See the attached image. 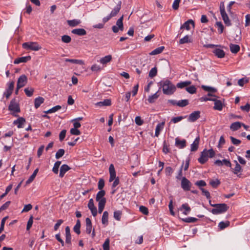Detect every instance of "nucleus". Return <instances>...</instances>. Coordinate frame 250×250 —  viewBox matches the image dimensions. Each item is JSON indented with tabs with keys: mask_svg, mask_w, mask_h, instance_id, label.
<instances>
[{
	"mask_svg": "<svg viewBox=\"0 0 250 250\" xmlns=\"http://www.w3.org/2000/svg\"><path fill=\"white\" fill-rule=\"evenodd\" d=\"M212 52L218 58H223L225 56L224 51L220 48H215Z\"/></svg>",
	"mask_w": 250,
	"mask_h": 250,
	"instance_id": "17",
	"label": "nucleus"
},
{
	"mask_svg": "<svg viewBox=\"0 0 250 250\" xmlns=\"http://www.w3.org/2000/svg\"><path fill=\"white\" fill-rule=\"evenodd\" d=\"M22 47L26 50H31L33 51H38L42 47L36 42H26L22 44Z\"/></svg>",
	"mask_w": 250,
	"mask_h": 250,
	"instance_id": "4",
	"label": "nucleus"
},
{
	"mask_svg": "<svg viewBox=\"0 0 250 250\" xmlns=\"http://www.w3.org/2000/svg\"><path fill=\"white\" fill-rule=\"evenodd\" d=\"M230 50L231 53L236 54L240 50L239 45L231 43L229 45Z\"/></svg>",
	"mask_w": 250,
	"mask_h": 250,
	"instance_id": "35",
	"label": "nucleus"
},
{
	"mask_svg": "<svg viewBox=\"0 0 250 250\" xmlns=\"http://www.w3.org/2000/svg\"><path fill=\"white\" fill-rule=\"evenodd\" d=\"M191 83V82L190 81H186L184 82H180L177 83L176 86L178 88H183L184 87H187Z\"/></svg>",
	"mask_w": 250,
	"mask_h": 250,
	"instance_id": "30",
	"label": "nucleus"
},
{
	"mask_svg": "<svg viewBox=\"0 0 250 250\" xmlns=\"http://www.w3.org/2000/svg\"><path fill=\"white\" fill-rule=\"evenodd\" d=\"M108 213L107 211H105L104 212L102 218V224L104 225H107L108 222Z\"/></svg>",
	"mask_w": 250,
	"mask_h": 250,
	"instance_id": "37",
	"label": "nucleus"
},
{
	"mask_svg": "<svg viewBox=\"0 0 250 250\" xmlns=\"http://www.w3.org/2000/svg\"><path fill=\"white\" fill-rule=\"evenodd\" d=\"M185 117L183 116H178L176 117H173L171 119V121L169 123H173L174 124H176L182 121Z\"/></svg>",
	"mask_w": 250,
	"mask_h": 250,
	"instance_id": "52",
	"label": "nucleus"
},
{
	"mask_svg": "<svg viewBox=\"0 0 250 250\" xmlns=\"http://www.w3.org/2000/svg\"><path fill=\"white\" fill-rule=\"evenodd\" d=\"M222 19L224 21V23L227 26H230L231 25L230 21L229 18V17L227 13L221 14Z\"/></svg>",
	"mask_w": 250,
	"mask_h": 250,
	"instance_id": "40",
	"label": "nucleus"
},
{
	"mask_svg": "<svg viewBox=\"0 0 250 250\" xmlns=\"http://www.w3.org/2000/svg\"><path fill=\"white\" fill-rule=\"evenodd\" d=\"M65 242L66 243L70 244L71 241V236L70 233V229L69 227H66L65 229Z\"/></svg>",
	"mask_w": 250,
	"mask_h": 250,
	"instance_id": "24",
	"label": "nucleus"
},
{
	"mask_svg": "<svg viewBox=\"0 0 250 250\" xmlns=\"http://www.w3.org/2000/svg\"><path fill=\"white\" fill-rule=\"evenodd\" d=\"M88 207L90 210L93 216L95 217L97 214V209L96 207L94 205V201L93 199H90L88 204Z\"/></svg>",
	"mask_w": 250,
	"mask_h": 250,
	"instance_id": "10",
	"label": "nucleus"
},
{
	"mask_svg": "<svg viewBox=\"0 0 250 250\" xmlns=\"http://www.w3.org/2000/svg\"><path fill=\"white\" fill-rule=\"evenodd\" d=\"M234 162L236 165L234 168L233 169V172L234 174L237 175L238 177H240L241 174L239 173L242 171V168L237 161H234Z\"/></svg>",
	"mask_w": 250,
	"mask_h": 250,
	"instance_id": "19",
	"label": "nucleus"
},
{
	"mask_svg": "<svg viewBox=\"0 0 250 250\" xmlns=\"http://www.w3.org/2000/svg\"><path fill=\"white\" fill-rule=\"evenodd\" d=\"M65 153V151L63 149L61 148L59 149L56 153L55 157L56 159H58L62 157Z\"/></svg>",
	"mask_w": 250,
	"mask_h": 250,
	"instance_id": "49",
	"label": "nucleus"
},
{
	"mask_svg": "<svg viewBox=\"0 0 250 250\" xmlns=\"http://www.w3.org/2000/svg\"><path fill=\"white\" fill-rule=\"evenodd\" d=\"M157 74V69L156 67H154L151 69L149 72V77L150 78H153L156 76Z\"/></svg>",
	"mask_w": 250,
	"mask_h": 250,
	"instance_id": "50",
	"label": "nucleus"
},
{
	"mask_svg": "<svg viewBox=\"0 0 250 250\" xmlns=\"http://www.w3.org/2000/svg\"><path fill=\"white\" fill-rule=\"evenodd\" d=\"M139 211L144 215H147L148 214V208L144 206H141L139 208Z\"/></svg>",
	"mask_w": 250,
	"mask_h": 250,
	"instance_id": "57",
	"label": "nucleus"
},
{
	"mask_svg": "<svg viewBox=\"0 0 250 250\" xmlns=\"http://www.w3.org/2000/svg\"><path fill=\"white\" fill-rule=\"evenodd\" d=\"M109 172L110 174L109 181V182H111L117 178L116 171L114 168V165L113 164L110 165L109 167Z\"/></svg>",
	"mask_w": 250,
	"mask_h": 250,
	"instance_id": "9",
	"label": "nucleus"
},
{
	"mask_svg": "<svg viewBox=\"0 0 250 250\" xmlns=\"http://www.w3.org/2000/svg\"><path fill=\"white\" fill-rule=\"evenodd\" d=\"M198 220V219L195 217H188L182 219V221L186 223H194Z\"/></svg>",
	"mask_w": 250,
	"mask_h": 250,
	"instance_id": "46",
	"label": "nucleus"
},
{
	"mask_svg": "<svg viewBox=\"0 0 250 250\" xmlns=\"http://www.w3.org/2000/svg\"><path fill=\"white\" fill-rule=\"evenodd\" d=\"M210 205L212 207H214V208L212 209L211 212L213 214H218L223 213L226 212L229 208V207L227 204H211L210 201H209Z\"/></svg>",
	"mask_w": 250,
	"mask_h": 250,
	"instance_id": "3",
	"label": "nucleus"
},
{
	"mask_svg": "<svg viewBox=\"0 0 250 250\" xmlns=\"http://www.w3.org/2000/svg\"><path fill=\"white\" fill-rule=\"evenodd\" d=\"M8 108L10 110L18 113L20 111L18 104L16 103L15 99L11 101Z\"/></svg>",
	"mask_w": 250,
	"mask_h": 250,
	"instance_id": "8",
	"label": "nucleus"
},
{
	"mask_svg": "<svg viewBox=\"0 0 250 250\" xmlns=\"http://www.w3.org/2000/svg\"><path fill=\"white\" fill-rule=\"evenodd\" d=\"M24 91L28 97H31L33 95L34 89L32 88H26Z\"/></svg>",
	"mask_w": 250,
	"mask_h": 250,
	"instance_id": "55",
	"label": "nucleus"
},
{
	"mask_svg": "<svg viewBox=\"0 0 250 250\" xmlns=\"http://www.w3.org/2000/svg\"><path fill=\"white\" fill-rule=\"evenodd\" d=\"M31 59L30 56L22 57L18 59H16L14 61L15 64H19L21 62H26L28 61Z\"/></svg>",
	"mask_w": 250,
	"mask_h": 250,
	"instance_id": "29",
	"label": "nucleus"
},
{
	"mask_svg": "<svg viewBox=\"0 0 250 250\" xmlns=\"http://www.w3.org/2000/svg\"><path fill=\"white\" fill-rule=\"evenodd\" d=\"M104 201H101L98 203V211L99 213H101L104 208L105 203H104Z\"/></svg>",
	"mask_w": 250,
	"mask_h": 250,
	"instance_id": "59",
	"label": "nucleus"
},
{
	"mask_svg": "<svg viewBox=\"0 0 250 250\" xmlns=\"http://www.w3.org/2000/svg\"><path fill=\"white\" fill-rule=\"evenodd\" d=\"M39 171V169L36 168L33 172V174L30 176L28 179L26 181V185H28L30 184L35 178L38 172Z\"/></svg>",
	"mask_w": 250,
	"mask_h": 250,
	"instance_id": "36",
	"label": "nucleus"
},
{
	"mask_svg": "<svg viewBox=\"0 0 250 250\" xmlns=\"http://www.w3.org/2000/svg\"><path fill=\"white\" fill-rule=\"evenodd\" d=\"M188 104V100H182L178 101L177 106L179 107H184Z\"/></svg>",
	"mask_w": 250,
	"mask_h": 250,
	"instance_id": "48",
	"label": "nucleus"
},
{
	"mask_svg": "<svg viewBox=\"0 0 250 250\" xmlns=\"http://www.w3.org/2000/svg\"><path fill=\"white\" fill-rule=\"evenodd\" d=\"M199 142L200 138L199 137H197V138H196L193 143L190 146L191 151H195L198 149L199 147Z\"/></svg>",
	"mask_w": 250,
	"mask_h": 250,
	"instance_id": "21",
	"label": "nucleus"
},
{
	"mask_svg": "<svg viewBox=\"0 0 250 250\" xmlns=\"http://www.w3.org/2000/svg\"><path fill=\"white\" fill-rule=\"evenodd\" d=\"M215 154V152L212 148L209 150L204 149L201 152L200 157L198 159V161L200 164H204L207 162L208 157L213 158Z\"/></svg>",
	"mask_w": 250,
	"mask_h": 250,
	"instance_id": "2",
	"label": "nucleus"
},
{
	"mask_svg": "<svg viewBox=\"0 0 250 250\" xmlns=\"http://www.w3.org/2000/svg\"><path fill=\"white\" fill-rule=\"evenodd\" d=\"M242 125H243V123L239 122L233 123L230 126V129L233 131H236L241 128Z\"/></svg>",
	"mask_w": 250,
	"mask_h": 250,
	"instance_id": "25",
	"label": "nucleus"
},
{
	"mask_svg": "<svg viewBox=\"0 0 250 250\" xmlns=\"http://www.w3.org/2000/svg\"><path fill=\"white\" fill-rule=\"evenodd\" d=\"M110 241L108 238L106 239L103 245L104 250H109Z\"/></svg>",
	"mask_w": 250,
	"mask_h": 250,
	"instance_id": "62",
	"label": "nucleus"
},
{
	"mask_svg": "<svg viewBox=\"0 0 250 250\" xmlns=\"http://www.w3.org/2000/svg\"><path fill=\"white\" fill-rule=\"evenodd\" d=\"M80 228H81V222L79 220L77 221L76 225L74 226L73 228L74 231L78 234H80Z\"/></svg>",
	"mask_w": 250,
	"mask_h": 250,
	"instance_id": "41",
	"label": "nucleus"
},
{
	"mask_svg": "<svg viewBox=\"0 0 250 250\" xmlns=\"http://www.w3.org/2000/svg\"><path fill=\"white\" fill-rule=\"evenodd\" d=\"M221 182L218 179L214 180H211L209 182V184L213 188H216L218 186L220 185Z\"/></svg>",
	"mask_w": 250,
	"mask_h": 250,
	"instance_id": "44",
	"label": "nucleus"
},
{
	"mask_svg": "<svg viewBox=\"0 0 250 250\" xmlns=\"http://www.w3.org/2000/svg\"><path fill=\"white\" fill-rule=\"evenodd\" d=\"M122 211L120 210H116L114 212V218L117 221H120L121 218Z\"/></svg>",
	"mask_w": 250,
	"mask_h": 250,
	"instance_id": "51",
	"label": "nucleus"
},
{
	"mask_svg": "<svg viewBox=\"0 0 250 250\" xmlns=\"http://www.w3.org/2000/svg\"><path fill=\"white\" fill-rule=\"evenodd\" d=\"M190 25L194 27V22L193 20H188L181 26L180 30L183 29H186L187 30H189L190 29Z\"/></svg>",
	"mask_w": 250,
	"mask_h": 250,
	"instance_id": "13",
	"label": "nucleus"
},
{
	"mask_svg": "<svg viewBox=\"0 0 250 250\" xmlns=\"http://www.w3.org/2000/svg\"><path fill=\"white\" fill-rule=\"evenodd\" d=\"M191 40L188 35H186L179 41L180 44H184L188 42H191Z\"/></svg>",
	"mask_w": 250,
	"mask_h": 250,
	"instance_id": "42",
	"label": "nucleus"
},
{
	"mask_svg": "<svg viewBox=\"0 0 250 250\" xmlns=\"http://www.w3.org/2000/svg\"><path fill=\"white\" fill-rule=\"evenodd\" d=\"M61 164V162L58 161L54 164V167L52 168L53 172L55 174H58L59 172V168Z\"/></svg>",
	"mask_w": 250,
	"mask_h": 250,
	"instance_id": "45",
	"label": "nucleus"
},
{
	"mask_svg": "<svg viewBox=\"0 0 250 250\" xmlns=\"http://www.w3.org/2000/svg\"><path fill=\"white\" fill-rule=\"evenodd\" d=\"M186 91L190 94H194L196 92V88L194 85H191L186 87Z\"/></svg>",
	"mask_w": 250,
	"mask_h": 250,
	"instance_id": "53",
	"label": "nucleus"
},
{
	"mask_svg": "<svg viewBox=\"0 0 250 250\" xmlns=\"http://www.w3.org/2000/svg\"><path fill=\"white\" fill-rule=\"evenodd\" d=\"M68 24L71 27H75L81 23L80 20L74 19L72 20H68L67 21Z\"/></svg>",
	"mask_w": 250,
	"mask_h": 250,
	"instance_id": "33",
	"label": "nucleus"
},
{
	"mask_svg": "<svg viewBox=\"0 0 250 250\" xmlns=\"http://www.w3.org/2000/svg\"><path fill=\"white\" fill-rule=\"evenodd\" d=\"M44 99L42 97H38L35 99L34 105L35 107L37 109L39 108L41 104L44 102Z\"/></svg>",
	"mask_w": 250,
	"mask_h": 250,
	"instance_id": "31",
	"label": "nucleus"
},
{
	"mask_svg": "<svg viewBox=\"0 0 250 250\" xmlns=\"http://www.w3.org/2000/svg\"><path fill=\"white\" fill-rule=\"evenodd\" d=\"M121 1H119L117 5L114 7L112 11L110 13V15L112 17H115L119 13L121 7Z\"/></svg>",
	"mask_w": 250,
	"mask_h": 250,
	"instance_id": "23",
	"label": "nucleus"
},
{
	"mask_svg": "<svg viewBox=\"0 0 250 250\" xmlns=\"http://www.w3.org/2000/svg\"><path fill=\"white\" fill-rule=\"evenodd\" d=\"M72 33L79 36H83L86 34V31L83 28H76L72 30Z\"/></svg>",
	"mask_w": 250,
	"mask_h": 250,
	"instance_id": "26",
	"label": "nucleus"
},
{
	"mask_svg": "<svg viewBox=\"0 0 250 250\" xmlns=\"http://www.w3.org/2000/svg\"><path fill=\"white\" fill-rule=\"evenodd\" d=\"M27 83V78L25 75H21L18 79L16 89V94H17L19 89L23 87Z\"/></svg>",
	"mask_w": 250,
	"mask_h": 250,
	"instance_id": "5",
	"label": "nucleus"
},
{
	"mask_svg": "<svg viewBox=\"0 0 250 250\" xmlns=\"http://www.w3.org/2000/svg\"><path fill=\"white\" fill-rule=\"evenodd\" d=\"M61 108H62L61 106L58 105L54 106L53 107L51 108V109H50L46 111H44V113H45L46 114L54 113V112L58 111L59 110L61 109Z\"/></svg>",
	"mask_w": 250,
	"mask_h": 250,
	"instance_id": "43",
	"label": "nucleus"
},
{
	"mask_svg": "<svg viewBox=\"0 0 250 250\" xmlns=\"http://www.w3.org/2000/svg\"><path fill=\"white\" fill-rule=\"evenodd\" d=\"M202 87L205 91H208V92L214 93V92H216V91H217L215 88H213V87H212L210 86L202 85Z\"/></svg>",
	"mask_w": 250,
	"mask_h": 250,
	"instance_id": "56",
	"label": "nucleus"
},
{
	"mask_svg": "<svg viewBox=\"0 0 250 250\" xmlns=\"http://www.w3.org/2000/svg\"><path fill=\"white\" fill-rule=\"evenodd\" d=\"M70 169V167L66 164L62 165L60 168L59 176L61 178L63 177L65 173Z\"/></svg>",
	"mask_w": 250,
	"mask_h": 250,
	"instance_id": "20",
	"label": "nucleus"
},
{
	"mask_svg": "<svg viewBox=\"0 0 250 250\" xmlns=\"http://www.w3.org/2000/svg\"><path fill=\"white\" fill-rule=\"evenodd\" d=\"M191 183L186 177H183L181 180V188L184 191H189L191 187Z\"/></svg>",
	"mask_w": 250,
	"mask_h": 250,
	"instance_id": "7",
	"label": "nucleus"
},
{
	"mask_svg": "<svg viewBox=\"0 0 250 250\" xmlns=\"http://www.w3.org/2000/svg\"><path fill=\"white\" fill-rule=\"evenodd\" d=\"M111 104V102L110 99H105L103 101L99 102L97 103L95 105L99 106H109Z\"/></svg>",
	"mask_w": 250,
	"mask_h": 250,
	"instance_id": "32",
	"label": "nucleus"
},
{
	"mask_svg": "<svg viewBox=\"0 0 250 250\" xmlns=\"http://www.w3.org/2000/svg\"><path fill=\"white\" fill-rule=\"evenodd\" d=\"M179 210L181 211L184 210V211H183V213L185 215H187L191 211V208L188 206V204L185 203L182 204V205L179 208Z\"/></svg>",
	"mask_w": 250,
	"mask_h": 250,
	"instance_id": "18",
	"label": "nucleus"
},
{
	"mask_svg": "<svg viewBox=\"0 0 250 250\" xmlns=\"http://www.w3.org/2000/svg\"><path fill=\"white\" fill-rule=\"evenodd\" d=\"M165 122H162V123H159L156 125V128H155V136L156 137H158L159 135L160 132L162 131V130L164 128V125H165Z\"/></svg>",
	"mask_w": 250,
	"mask_h": 250,
	"instance_id": "22",
	"label": "nucleus"
},
{
	"mask_svg": "<svg viewBox=\"0 0 250 250\" xmlns=\"http://www.w3.org/2000/svg\"><path fill=\"white\" fill-rule=\"evenodd\" d=\"M195 185L198 186L200 188H202L203 187H205L206 186V183L205 181L201 180L199 181H197L195 182Z\"/></svg>",
	"mask_w": 250,
	"mask_h": 250,
	"instance_id": "61",
	"label": "nucleus"
},
{
	"mask_svg": "<svg viewBox=\"0 0 250 250\" xmlns=\"http://www.w3.org/2000/svg\"><path fill=\"white\" fill-rule=\"evenodd\" d=\"M14 84L15 83L13 81L9 82L7 83V87L3 93V96H5L6 99H8L11 95L14 89Z\"/></svg>",
	"mask_w": 250,
	"mask_h": 250,
	"instance_id": "6",
	"label": "nucleus"
},
{
	"mask_svg": "<svg viewBox=\"0 0 250 250\" xmlns=\"http://www.w3.org/2000/svg\"><path fill=\"white\" fill-rule=\"evenodd\" d=\"M25 123V120L23 117H19L13 122V124L17 126L19 128L23 127V125Z\"/></svg>",
	"mask_w": 250,
	"mask_h": 250,
	"instance_id": "15",
	"label": "nucleus"
},
{
	"mask_svg": "<svg viewBox=\"0 0 250 250\" xmlns=\"http://www.w3.org/2000/svg\"><path fill=\"white\" fill-rule=\"evenodd\" d=\"M164 49H165V47L163 46L159 47L155 49L154 50H153L152 51H151L149 53V54L150 55H155L160 54L161 53H162L163 52V51L164 50Z\"/></svg>",
	"mask_w": 250,
	"mask_h": 250,
	"instance_id": "39",
	"label": "nucleus"
},
{
	"mask_svg": "<svg viewBox=\"0 0 250 250\" xmlns=\"http://www.w3.org/2000/svg\"><path fill=\"white\" fill-rule=\"evenodd\" d=\"M64 61L66 62H70L74 64H78L79 65L84 64V62L82 60L65 59Z\"/></svg>",
	"mask_w": 250,
	"mask_h": 250,
	"instance_id": "34",
	"label": "nucleus"
},
{
	"mask_svg": "<svg viewBox=\"0 0 250 250\" xmlns=\"http://www.w3.org/2000/svg\"><path fill=\"white\" fill-rule=\"evenodd\" d=\"M86 223V232L87 234H90L92 231V223L91 220L89 218L85 219Z\"/></svg>",
	"mask_w": 250,
	"mask_h": 250,
	"instance_id": "27",
	"label": "nucleus"
},
{
	"mask_svg": "<svg viewBox=\"0 0 250 250\" xmlns=\"http://www.w3.org/2000/svg\"><path fill=\"white\" fill-rule=\"evenodd\" d=\"M249 80L246 78H243L238 80V84L241 86H243L245 83H248Z\"/></svg>",
	"mask_w": 250,
	"mask_h": 250,
	"instance_id": "64",
	"label": "nucleus"
},
{
	"mask_svg": "<svg viewBox=\"0 0 250 250\" xmlns=\"http://www.w3.org/2000/svg\"><path fill=\"white\" fill-rule=\"evenodd\" d=\"M62 41L64 43H69L71 41V38L69 36L63 35L62 37Z\"/></svg>",
	"mask_w": 250,
	"mask_h": 250,
	"instance_id": "63",
	"label": "nucleus"
},
{
	"mask_svg": "<svg viewBox=\"0 0 250 250\" xmlns=\"http://www.w3.org/2000/svg\"><path fill=\"white\" fill-rule=\"evenodd\" d=\"M105 194V192L104 190H101L99 191L96 197V201L98 202V203H100L101 201H104V203H106V199L104 197V195Z\"/></svg>",
	"mask_w": 250,
	"mask_h": 250,
	"instance_id": "11",
	"label": "nucleus"
},
{
	"mask_svg": "<svg viewBox=\"0 0 250 250\" xmlns=\"http://www.w3.org/2000/svg\"><path fill=\"white\" fill-rule=\"evenodd\" d=\"M159 97V94H158V91H157L154 94L149 96L147 100L149 103H153Z\"/></svg>",
	"mask_w": 250,
	"mask_h": 250,
	"instance_id": "38",
	"label": "nucleus"
},
{
	"mask_svg": "<svg viewBox=\"0 0 250 250\" xmlns=\"http://www.w3.org/2000/svg\"><path fill=\"white\" fill-rule=\"evenodd\" d=\"M112 60V56L111 55H108L104 57H103L100 59V62L103 64H106L108 62H109Z\"/></svg>",
	"mask_w": 250,
	"mask_h": 250,
	"instance_id": "28",
	"label": "nucleus"
},
{
	"mask_svg": "<svg viewBox=\"0 0 250 250\" xmlns=\"http://www.w3.org/2000/svg\"><path fill=\"white\" fill-rule=\"evenodd\" d=\"M214 102V105L213 108L215 110L218 111H221L224 105L223 102L221 100H219L216 98H214V100H212Z\"/></svg>",
	"mask_w": 250,
	"mask_h": 250,
	"instance_id": "12",
	"label": "nucleus"
},
{
	"mask_svg": "<svg viewBox=\"0 0 250 250\" xmlns=\"http://www.w3.org/2000/svg\"><path fill=\"white\" fill-rule=\"evenodd\" d=\"M200 112L199 111H194L191 113L188 117V120L191 122H194L196 121L198 119H199L200 117Z\"/></svg>",
	"mask_w": 250,
	"mask_h": 250,
	"instance_id": "14",
	"label": "nucleus"
},
{
	"mask_svg": "<svg viewBox=\"0 0 250 250\" xmlns=\"http://www.w3.org/2000/svg\"><path fill=\"white\" fill-rule=\"evenodd\" d=\"M159 84L166 95H172L176 90V86L168 79L163 80L159 82Z\"/></svg>",
	"mask_w": 250,
	"mask_h": 250,
	"instance_id": "1",
	"label": "nucleus"
},
{
	"mask_svg": "<svg viewBox=\"0 0 250 250\" xmlns=\"http://www.w3.org/2000/svg\"><path fill=\"white\" fill-rule=\"evenodd\" d=\"M175 146L179 148H184L186 146V141L185 139L180 140L178 138L175 139Z\"/></svg>",
	"mask_w": 250,
	"mask_h": 250,
	"instance_id": "16",
	"label": "nucleus"
},
{
	"mask_svg": "<svg viewBox=\"0 0 250 250\" xmlns=\"http://www.w3.org/2000/svg\"><path fill=\"white\" fill-rule=\"evenodd\" d=\"M33 217L32 216H31L27 222V226H26V230H29L30 229V228H31V227L33 225Z\"/></svg>",
	"mask_w": 250,
	"mask_h": 250,
	"instance_id": "58",
	"label": "nucleus"
},
{
	"mask_svg": "<svg viewBox=\"0 0 250 250\" xmlns=\"http://www.w3.org/2000/svg\"><path fill=\"white\" fill-rule=\"evenodd\" d=\"M229 222L226 221V222H223L222 221L219 223V227L221 229H223L226 227H228L229 225Z\"/></svg>",
	"mask_w": 250,
	"mask_h": 250,
	"instance_id": "54",
	"label": "nucleus"
},
{
	"mask_svg": "<svg viewBox=\"0 0 250 250\" xmlns=\"http://www.w3.org/2000/svg\"><path fill=\"white\" fill-rule=\"evenodd\" d=\"M183 168V164L182 165L180 169L178 171V174L176 176V178L177 180H182V179L184 177H183L182 170Z\"/></svg>",
	"mask_w": 250,
	"mask_h": 250,
	"instance_id": "60",
	"label": "nucleus"
},
{
	"mask_svg": "<svg viewBox=\"0 0 250 250\" xmlns=\"http://www.w3.org/2000/svg\"><path fill=\"white\" fill-rule=\"evenodd\" d=\"M123 16L121 17L120 18H119L117 22H116V25L117 26H118L120 28V30L121 31H123L124 29V26L123 23Z\"/></svg>",
	"mask_w": 250,
	"mask_h": 250,
	"instance_id": "47",
	"label": "nucleus"
}]
</instances>
